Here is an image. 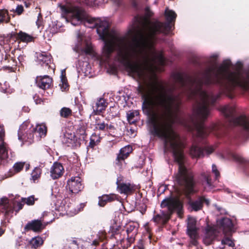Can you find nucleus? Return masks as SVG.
Segmentation results:
<instances>
[{
	"mask_svg": "<svg viewBox=\"0 0 249 249\" xmlns=\"http://www.w3.org/2000/svg\"><path fill=\"white\" fill-rule=\"evenodd\" d=\"M231 65L230 60H225L216 71L213 67L207 68L203 73V79L180 72L172 75L183 94L190 99L197 97L201 99L190 117L199 139L205 138L210 133L218 138L226 134L227 126L222 123L213 124L210 127L204 124L209 115L211 106L214 105L221 94L232 99L235 96L236 88L244 91L249 90V68L243 70L242 62L238 61L235 71H230Z\"/></svg>",
	"mask_w": 249,
	"mask_h": 249,
	"instance_id": "1",
	"label": "nucleus"
},
{
	"mask_svg": "<svg viewBox=\"0 0 249 249\" xmlns=\"http://www.w3.org/2000/svg\"><path fill=\"white\" fill-rule=\"evenodd\" d=\"M83 5L88 6L89 1L85 0L81 1L79 0V24H83L85 26L96 29L97 34L100 39L105 42L103 48V53L107 60H108L115 51V39L119 43L117 52L116 57L119 62L122 64L130 72L135 74L139 76L142 75L143 70H147L152 67L153 63L157 58L156 52L153 49V41L148 46H144L141 37V33H148L151 23L149 18L153 15V12L149 7L145 8V17L142 19L138 17L134 18L139 23L142 22V28L138 31V38H134L132 44L127 45L125 43V37H115L108 40L107 38L111 37L109 32V24L107 21H102L91 17L82 7ZM157 58L162 65L165 63L164 58L162 54L157 56Z\"/></svg>",
	"mask_w": 249,
	"mask_h": 249,
	"instance_id": "2",
	"label": "nucleus"
},
{
	"mask_svg": "<svg viewBox=\"0 0 249 249\" xmlns=\"http://www.w3.org/2000/svg\"><path fill=\"white\" fill-rule=\"evenodd\" d=\"M144 115L149 118L150 132L163 142L165 149L172 152L174 160L178 164V172L176 179L182 187V192L188 200V204L193 211L202 209L204 203L210 204L205 196H197L193 201L191 196L196 194V182L194 173L185 165L186 158L184 153V144L180 136L174 129L175 120L178 118L180 107H142Z\"/></svg>",
	"mask_w": 249,
	"mask_h": 249,
	"instance_id": "3",
	"label": "nucleus"
},
{
	"mask_svg": "<svg viewBox=\"0 0 249 249\" xmlns=\"http://www.w3.org/2000/svg\"><path fill=\"white\" fill-rule=\"evenodd\" d=\"M164 15L167 20L166 22L156 20L151 23L148 33H141V40L144 46L149 45L151 41L155 39L157 34L163 33L167 35L170 32L172 28L171 24L175 21L177 15L174 11L169 10L168 8L166 9Z\"/></svg>",
	"mask_w": 249,
	"mask_h": 249,
	"instance_id": "4",
	"label": "nucleus"
},
{
	"mask_svg": "<svg viewBox=\"0 0 249 249\" xmlns=\"http://www.w3.org/2000/svg\"><path fill=\"white\" fill-rule=\"evenodd\" d=\"M220 110L229 126H240L243 129L246 138L249 137V116L242 114L235 117V107L229 105L221 107Z\"/></svg>",
	"mask_w": 249,
	"mask_h": 249,
	"instance_id": "5",
	"label": "nucleus"
},
{
	"mask_svg": "<svg viewBox=\"0 0 249 249\" xmlns=\"http://www.w3.org/2000/svg\"><path fill=\"white\" fill-rule=\"evenodd\" d=\"M30 125L29 122H25L20 126L18 133L19 140H32L36 137L37 140L44 137L47 134V128L44 124H38L30 130H27Z\"/></svg>",
	"mask_w": 249,
	"mask_h": 249,
	"instance_id": "6",
	"label": "nucleus"
},
{
	"mask_svg": "<svg viewBox=\"0 0 249 249\" xmlns=\"http://www.w3.org/2000/svg\"><path fill=\"white\" fill-rule=\"evenodd\" d=\"M162 208H167L170 215L172 214L175 211H177L178 214L183 213V202L178 198L169 197L163 199L160 204Z\"/></svg>",
	"mask_w": 249,
	"mask_h": 249,
	"instance_id": "7",
	"label": "nucleus"
},
{
	"mask_svg": "<svg viewBox=\"0 0 249 249\" xmlns=\"http://www.w3.org/2000/svg\"><path fill=\"white\" fill-rule=\"evenodd\" d=\"M60 8L62 11L66 14V19L67 22H71L73 26H76L78 24L77 7L71 5L68 6L62 5Z\"/></svg>",
	"mask_w": 249,
	"mask_h": 249,
	"instance_id": "8",
	"label": "nucleus"
},
{
	"mask_svg": "<svg viewBox=\"0 0 249 249\" xmlns=\"http://www.w3.org/2000/svg\"><path fill=\"white\" fill-rule=\"evenodd\" d=\"M132 150V147L129 145L122 148L117 154L115 160V165L118 167L119 168L122 169L126 164L125 160L129 156Z\"/></svg>",
	"mask_w": 249,
	"mask_h": 249,
	"instance_id": "9",
	"label": "nucleus"
},
{
	"mask_svg": "<svg viewBox=\"0 0 249 249\" xmlns=\"http://www.w3.org/2000/svg\"><path fill=\"white\" fill-rule=\"evenodd\" d=\"M214 151L213 147H206L202 148L198 145L193 144L190 149V154L193 158H199L204 156L205 152L210 155Z\"/></svg>",
	"mask_w": 249,
	"mask_h": 249,
	"instance_id": "10",
	"label": "nucleus"
},
{
	"mask_svg": "<svg viewBox=\"0 0 249 249\" xmlns=\"http://www.w3.org/2000/svg\"><path fill=\"white\" fill-rule=\"evenodd\" d=\"M216 226L225 234L230 232L233 228V224L231 219L227 217L218 219L216 220Z\"/></svg>",
	"mask_w": 249,
	"mask_h": 249,
	"instance_id": "11",
	"label": "nucleus"
},
{
	"mask_svg": "<svg viewBox=\"0 0 249 249\" xmlns=\"http://www.w3.org/2000/svg\"><path fill=\"white\" fill-rule=\"evenodd\" d=\"M117 178L116 184L117 185V189L121 194L125 195H130L133 194L135 190V186L130 183H125L121 182V179Z\"/></svg>",
	"mask_w": 249,
	"mask_h": 249,
	"instance_id": "12",
	"label": "nucleus"
},
{
	"mask_svg": "<svg viewBox=\"0 0 249 249\" xmlns=\"http://www.w3.org/2000/svg\"><path fill=\"white\" fill-rule=\"evenodd\" d=\"M217 236V232L215 229L209 225H208L206 228V233L204 239V243L207 245H210L212 244Z\"/></svg>",
	"mask_w": 249,
	"mask_h": 249,
	"instance_id": "13",
	"label": "nucleus"
},
{
	"mask_svg": "<svg viewBox=\"0 0 249 249\" xmlns=\"http://www.w3.org/2000/svg\"><path fill=\"white\" fill-rule=\"evenodd\" d=\"M64 172L62 165L58 162L53 163L50 169V176L53 179H57L61 177Z\"/></svg>",
	"mask_w": 249,
	"mask_h": 249,
	"instance_id": "14",
	"label": "nucleus"
},
{
	"mask_svg": "<svg viewBox=\"0 0 249 249\" xmlns=\"http://www.w3.org/2000/svg\"><path fill=\"white\" fill-rule=\"evenodd\" d=\"M52 80L47 75L38 76L36 79V83L40 89H49L51 85Z\"/></svg>",
	"mask_w": 249,
	"mask_h": 249,
	"instance_id": "15",
	"label": "nucleus"
},
{
	"mask_svg": "<svg viewBox=\"0 0 249 249\" xmlns=\"http://www.w3.org/2000/svg\"><path fill=\"white\" fill-rule=\"evenodd\" d=\"M43 228L44 226L41 220H34L28 223L24 229L26 231L32 230L35 232H38Z\"/></svg>",
	"mask_w": 249,
	"mask_h": 249,
	"instance_id": "16",
	"label": "nucleus"
},
{
	"mask_svg": "<svg viewBox=\"0 0 249 249\" xmlns=\"http://www.w3.org/2000/svg\"><path fill=\"white\" fill-rule=\"evenodd\" d=\"M98 205L101 207H104L107 203L114 201L118 199V195L110 194L109 195H103L99 197Z\"/></svg>",
	"mask_w": 249,
	"mask_h": 249,
	"instance_id": "17",
	"label": "nucleus"
},
{
	"mask_svg": "<svg viewBox=\"0 0 249 249\" xmlns=\"http://www.w3.org/2000/svg\"><path fill=\"white\" fill-rule=\"evenodd\" d=\"M36 58L37 62L42 66H48L51 62V55L46 52L37 53Z\"/></svg>",
	"mask_w": 249,
	"mask_h": 249,
	"instance_id": "18",
	"label": "nucleus"
},
{
	"mask_svg": "<svg viewBox=\"0 0 249 249\" xmlns=\"http://www.w3.org/2000/svg\"><path fill=\"white\" fill-rule=\"evenodd\" d=\"M88 123L85 119H81L79 121V140L86 141L87 137L86 130Z\"/></svg>",
	"mask_w": 249,
	"mask_h": 249,
	"instance_id": "19",
	"label": "nucleus"
},
{
	"mask_svg": "<svg viewBox=\"0 0 249 249\" xmlns=\"http://www.w3.org/2000/svg\"><path fill=\"white\" fill-rule=\"evenodd\" d=\"M198 229H193L190 230H187V233L188 236L190 237L191 240L190 242V245L197 246L198 244L197 239L198 238L199 235L197 232Z\"/></svg>",
	"mask_w": 249,
	"mask_h": 249,
	"instance_id": "20",
	"label": "nucleus"
},
{
	"mask_svg": "<svg viewBox=\"0 0 249 249\" xmlns=\"http://www.w3.org/2000/svg\"><path fill=\"white\" fill-rule=\"evenodd\" d=\"M138 229V224L137 223L130 222L126 225V231L127 236L135 237Z\"/></svg>",
	"mask_w": 249,
	"mask_h": 249,
	"instance_id": "21",
	"label": "nucleus"
},
{
	"mask_svg": "<svg viewBox=\"0 0 249 249\" xmlns=\"http://www.w3.org/2000/svg\"><path fill=\"white\" fill-rule=\"evenodd\" d=\"M232 158L235 161L244 166L246 173L249 175V160L237 154H233Z\"/></svg>",
	"mask_w": 249,
	"mask_h": 249,
	"instance_id": "22",
	"label": "nucleus"
},
{
	"mask_svg": "<svg viewBox=\"0 0 249 249\" xmlns=\"http://www.w3.org/2000/svg\"><path fill=\"white\" fill-rule=\"evenodd\" d=\"M107 103L104 98H100L96 102V109L94 111L95 114L99 115L103 111L105 110L107 107Z\"/></svg>",
	"mask_w": 249,
	"mask_h": 249,
	"instance_id": "23",
	"label": "nucleus"
},
{
	"mask_svg": "<svg viewBox=\"0 0 249 249\" xmlns=\"http://www.w3.org/2000/svg\"><path fill=\"white\" fill-rule=\"evenodd\" d=\"M67 184L69 190L72 193L76 194L78 193V180L76 179L75 177H71L68 181Z\"/></svg>",
	"mask_w": 249,
	"mask_h": 249,
	"instance_id": "24",
	"label": "nucleus"
},
{
	"mask_svg": "<svg viewBox=\"0 0 249 249\" xmlns=\"http://www.w3.org/2000/svg\"><path fill=\"white\" fill-rule=\"evenodd\" d=\"M17 38L20 41L25 43L30 42L34 40V37L22 31L17 34Z\"/></svg>",
	"mask_w": 249,
	"mask_h": 249,
	"instance_id": "25",
	"label": "nucleus"
},
{
	"mask_svg": "<svg viewBox=\"0 0 249 249\" xmlns=\"http://www.w3.org/2000/svg\"><path fill=\"white\" fill-rule=\"evenodd\" d=\"M139 113L137 110L129 111L127 113V119L130 124H134L137 122V118Z\"/></svg>",
	"mask_w": 249,
	"mask_h": 249,
	"instance_id": "26",
	"label": "nucleus"
},
{
	"mask_svg": "<svg viewBox=\"0 0 249 249\" xmlns=\"http://www.w3.org/2000/svg\"><path fill=\"white\" fill-rule=\"evenodd\" d=\"M0 209L4 210L6 213L11 211L9 200L7 197H3L0 199Z\"/></svg>",
	"mask_w": 249,
	"mask_h": 249,
	"instance_id": "27",
	"label": "nucleus"
},
{
	"mask_svg": "<svg viewBox=\"0 0 249 249\" xmlns=\"http://www.w3.org/2000/svg\"><path fill=\"white\" fill-rule=\"evenodd\" d=\"M135 237L127 236L126 239H122L121 240V244L124 249H127L130 247L131 244L134 243Z\"/></svg>",
	"mask_w": 249,
	"mask_h": 249,
	"instance_id": "28",
	"label": "nucleus"
},
{
	"mask_svg": "<svg viewBox=\"0 0 249 249\" xmlns=\"http://www.w3.org/2000/svg\"><path fill=\"white\" fill-rule=\"evenodd\" d=\"M101 138L96 134L93 133L90 137L89 146L93 148L95 145L100 142Z\"/></svg>",
	"mask_w": 249,
	"mask_h": 249,
	"instance_id": "29",
	"label": "nucleus"
},
{
	"mask_svg": "<svg viewBox=\"0 0 249 249\" xmlns=\"http://www.w3.org/2000/svg\"><path fill=\"white\" fill-rule=\"evenodd\" d=\"M201 176L206 183L207 186L209 189H212L214 187V186L212 182V179L210 173H203L201 174Z\"/></svg>",
	"mask_w": 249,
	"mask_h": 249,
	"instance_id": "30",
	"label": "nucleus"
},
{
	"mask_svg": "<svg viewBox=\"0 0 249 249\" xmlns=\"http://www.w3.org/2000/svg\"><path fill=\"white\" fill-rule=\"evenodd\" d=\"M43 243V240L40 237H36L33 238L30 241V244L32 248L36 249L40 247Z\"/></svg>",
	"mask_w": 249,
	"mask_h": 249,
	"instance_id": "31",
	"label": "nucleus"
},
{
	"mask_svg": "<svg viewBox=\"0 0 249 249\" xmlns=\"http://www.w3.org/2000/svg\"><path fill=\"white\" fill-rule=\"evenodd\" d=\"M121 226L117 225L115 222L110 226L109 231L111 233V237H115V236L120 233Z\"/></svg>",
	"mask_w": 249,
	"mask_h": 249,
	"instance_id": "32",
	"label": "nucleus"
},
{
	"mask_svg": "<svg viewBox=\"0 0 249 249\" xmlns=\"http://www.w3.org/2000/svg\"><path fill=\"white\" fill-rule=\"evenodd\" d=\"M65 72L64 70L62 71V74L61 76V82L59 84L61 89L62 91H64L67 90L68 89V85L67 82V80L65 76L63 75V73Z\"/></svg>",
	"mask_w": 249,
	"mask_h": 249,
	"instance_id": "33",
	"label": "nucleus"
},
{
	"mask_svg": "<svg viewBox=\"0 0 249 249\" xmlns=\"http://www.w3.org/2000/svg\"><path fill=\"white\" fill-rule=\"evenodd\" d=\"M41 169L39 168L36 167L33 171L31 174V179L35 182L36 180H37L40 176L41 175Z\"/></svg>",
	"mask_w": 249,
	"mask_h": 249,
	"instance_id": "34",
	"label": "nucleus"
},
{
	"mask_svg": "<svg viewBox=\"0 0 249 249\" xmlns=\"http://www.w3.org/2000/svg\"><path fill=\"white\" fill-rule=\"evenodd\" d=\"M9 20V17L7 11L5 10H0V22H8Z\"/></svg>",
	"mask_w": 249,
	"mask_h": 249,
	"instance_id": "35",
	"label": "nucleus"
},
{
	"mask_svg": "<svg viewBox=\"0 0 249 249\" xmlns=\"http://www.w3.org/2000/svg\"><path fill=\"white\" fill-rule=\"evenodd\" d=\"M71 110L68 107H64L60 111V114L62 117L68 118L71 114Z\"/></svg>",
	"mask_w": 249,
	"mask_h": 249,
	"instance_id": "36",
	"label": "nucleus"
},
{
	"mask_svg": "<svg viewBox=\"0 0 249 249\" xmlns=\"http://www.w3.org/2000/svg\"><path fill=\"white\" fill-rule=\"evenodd\" d=\"M222 245H228L230 247H234L235 244L233 241L230 239L229 237H225L221 241Z\"/></svg>",
	"mask_w": 249,
	"mask_h": 249,
	"instance_id": "37",
	"label": "nucleus"
},
{
	"mask_svg": "<svg viewBox=\"0 0 249 249\" xmlns=\"http://www.w3.org/2000/svg\"><path fill=\"white\" fill-rule=\"evenodd\" d=\"M106 124L104 121H102L100 124H95V128L96 130L106 132L107 131Z\"/></svg>",
	"mask_w": 249,
	"mask_h": 249,
	"instance_id": "38",
	"label": "nucleus"
},
{
	"mask_svg": "<svg viewBox=\"0 0 249 249\" xmlns=\"http://www.w3.org/2000/svg\"><path fill=\"white\" fill-rule=\"evenodd\" d=\"M25 165V162H18L16 163L13 166V169L15 172L18 173L21 171Z\"/></svg>",
	"mask_w": 249,
	"mask_h": 249,
	"instance_id": "39",
	"label": "nucleus"
},
{
	"mask_svg": "<svg viewBox=\"0 0 249 249\" xmlns=\"http://www.w3.org/2000/svg\"><path fill=\"white\" fill-rule=\"evenodd\" d=\"M21 202L27 204L28 205H32L34 204L35 198L34 196H32L27 198H22Z\"/></svg>",
	"mask_w": 249,
	"mask_h": 249,
	"instance_id": "40",
	"label": "nucleus"
},
{
	"mask_svg": "<svg viewBox=\"0 0 249 249\" xmlns=\"http://www.w3.org/2000/svg\"><path fill=\"white\" fill-rule=\"evenodd\" d=\"M83 51L86 54L90 55H93L94 51L92 47L90 44H87L86 47L83 50Z\"/></svg>",
	"mask_w": 249,
	"mask_h": 249,
	"instance_id": "41",
	"label": "nucleus"
},
{
	"mask_svg": "<svg viewBox=\"0 0 249 249\" xmlns=\"http://www.w3.org/2000/svg\"><path fill=\"white\" fill-rule=\"evenodd\" d=\"M197 229L196 227V221L195 219L191 218L189 220L187 224V230Z\"/></svg>",
	"mask_w": 249,
	"mask_h": 249,
	"instance_id": "42",
	"label": "nucleus"
},
{
	"mask_svg": "<svg viewBox=\"0 0 249 249\" xmlns=\"http://www.w3.org/2000/svg\"><path fill=\"white\" fill-rule=\"evenodd\" d=\"M153 220L155 223L160 224L163 222V217L159 214H157L154 216Z\"/></svg>",
	"mask_w": 249,
	"mask_h": 249,
	"instance_id": "43",
	"label": "nucleus"
},
{
	"mask_svg": "<svg viewBox=\"0 0 249 249\" xmlns=\"http://www.w3.org/2000/svg\"><path fill=\"white\" fill-rule=\"evenodd\" d=\"M212 172L215 175V180H218L220 176V174L215 164H213L212 165Z\"/></svg>",
	"mask_w": 249,
	"mask_h": 249,
	"instance_id": "44",
	"label": "nucleus"
},
{
	"mask_svg": "<svg viewBox=\"0 0 249 249\" xmlns=\"http://www.w3.org/2000/svg\"><path fill=\"white\" fill-rule=\"evenodd\" d=\"M134 249H144L143 242L142 240H139L137 244L134 247Z\"/></svg>",
	"mask_w": 249,
	"mask_h": 249,
	"instance_id": "45",
	"label": "nucleus"
},
{
	"mask_svg": "<svg viewBox=\"0 0 249 249\" xmlns=\"http://www.w3.org/2000/svg\"><path fill=\"white\" fill-rule=\"evenodd\" d=\"M106 239V234L104 232L99 233L98 239L100 242H103Z\"/></svg>",
	"mask_w": 249,
	"mask_h": 249,
	"instance_id": "46",
	"label": "nucleus"
},
{
	"mask_svg": "<svg viewBox=\"0 0 249 249\" xmlns=\"http://www.w3.org/2000/svg\"><path fill=\"white\" fill-rule=\"evenodd\" d=\"M106 127H107V131L108 130H114L115 129V126L113 124V123L110 122L109 124L107 123L106 124Z\"/></svg>",
	"mask_w": 249,
	"mask_h": 249,
	"instance_id": "47",
	"label": "nucleus"
},
{
	"mask_svg": "<svg viewBox=\"0 0 249 249\" xmlns=\"http://www.w3.org/2000/svg\"><path fill=\"white\" fill-rule=\"evenodd\" d=\"M68 241L70 244H73L77 246V240L76 238L70 237L68 239Z\"/></svg>",
	"mask_w": 249,
	"mask_h": 249,
	"instance_id": "48",
	"label": "nucleus"
},
{
	"mask_svg": "<svg viewBox=\"0 0 249 249\" xmlns=\"http://www.w3.org/2000/svg\"><path fill=\"white\" fill-rule=\"evenodd\" d=\"M140 211L143 214L146 211L147 207L144 204H142V206H139Z\"/></svg>",
	"mask_w": 249,
	"mask_h": 249,
	"instance_id": "49",
	"label": "nucleus"
},
{
	"mask_svg": "<svg viewBox=\"0 0 249 249\" xmlns=\"http://www.w3.org/2000/svg\"><path fill=\"white\" fill-rule=\"evenodd\" d=\"M23 10V7L22 5H18L17 7L16 12L18 14L20 15L22 13Z\"/></svg>",
	"mask_w": 249,
	"mask_h": 249,
	"instance_id": "50",
	"label": "nucleus"
},
{
	"mask_svg": "<svg viewBox=\"0 0 249 249\" xmlns=\"http://www.w3.org/2000/svg\"><path fill=\"white\" fill-rule=\"evenodd\" d=\"M103 116L100 117V116H97L95 118V124H98L101 123L102 121H104L103 120Z\"/></svg>",
	"mask_w": 249,
	"mask_h": 249,
	"instance_id": "51",
	"label": "nucleus"
},
{
	"mask_svg": "<svg viewBox=\"0 0 249 249\" xmlns=\"http://www.w3.org/2000/svg\"><path fill=\"white\" fill-rule=\"evenodd\" d=\"M1 91L5 93H11L13 92V89H8L7 88L4 89L2 88L1 89Z\"/></svg>",
	"mask_w": 249,
	"mask_h": 249,
	"instance_id": "52",
	"label": "nucleus"
},
{
	"mask_svg": "<svg viewBox=\"0 0 249 249\" xmlns=\"http://www.w3.org/2000/svg\"><path fill=\"white\" fill-rule=\"evenodd\" d=\"M87 202L81 203L79 207V212L82 211L86 205Z\"/></svg>",
	"mask_w": 249,
	"mask_h": 249,
	"instance_id": "53",
	"label": "nucleus"
},
{
	"mask_svg": "<svg viewBox=\"0 0 249 249\" xmlns=\"http://www.w3.org/2000/svg\"><path fill=\"white\" fill-rule=\"evenodd\" d=\"M99 240L98 239H96L94 241H93L91 245L96 247L98 245H99Z\"/></svg>",
	"mask_w": 249,
	"mask_h": 249,
	"instance_id": "54",
	"label": "nucleus"
},
{
	"mask_svg": "<svg viewBox=\"0 0 249 249\" xmlns=\"http://www.w3.org/2000/svg\"><path fill=\"white\" fill-rule=\"evenodd\" d=\"M40 15V14H39L38 16H39ZM36 24L38 28H39V27L41 25V21L40 20L39 17H38V19L36 21Z\"/></svg>",
	"mask_w": 249,
	"mask_h": 249,
	"instance_id": "55",
	"label": "nucleus"
},
{
	"mask_svg": "<svg viewBox=\"0 0 249 249\" xmlns=\"http://www.w3.org/2000/svg\"><path fill=\"white\" fill-rule=\"evenodd\" d=\"M84 186L81 183V181L79 180V192L82 190L84 189Z\"/></svg>",
	"mask_w": 249,
	"mask_h": 249,
	"instance_id": "56",
	"label": "nucleus"
},
{
	"mask_svg": "<svg viewBox=\"0 0 249 249\" xmlns=\"http://www.w3.org/2000/svg\"><path fill=\"white\" fill-rule=\"evenodd\" d=\"M72 50L76 53H77L78 52V44H75L74 46L72 47Z\"/></svg>",
	"mask_w": 249,
	"mask_h": 249,
	"instance_id": "57",
	"label": "nucleus"
},
{
	"mask_svg": "<svg viewBox=\"0 0 249 249\" xmlns=\"http://www.w3.org/2000/svg\"><path fill=\"white\" fill-rule=\"evenodd\" d=\"M18 210L21 209L22 208V204L20 202L18 203Z\"/></svg>",
	"mask_w": 249,
	"mask_h": 249,
	"instance_id": "58",
	"label": "nucleus"
},
{
	"mask_svg": "<svg viewBox=\"0 0 249 249\" xmlns=\"http://www.w3.org/2000/svg\"><path fill=\"white\" fill-rule=\"evenodd\" d=\"M4 231L0 228V236L4 233Z\"/></svg>",
	"mask_w": 249,
	"mask_h": 249,
	"instance_id": "59",
	"label": "nucleus"
},
{
	"mask_svg": "<svg viewBox=\"0 0 249 249\" xmlns=\"http://www.w3.org/2000/svg\"><path fill=\"white\" fill-rule=\"evenodd\" d=\"M21 245L19 242H17L16 244V247L18 248V247H19Z\"/></svg>",
	"mask_w": 249,
	"mask_h": 249,
	"instance_id": "60",
	"label": "nucleus"
},
{
	"mask_svg": "<svg viewBox=\"0 0 249 249\" xmlns=\"http://www.w3.org/2000/svg\"><path fill=\"white\" fill-rule=\"evenodd\" d=\"M82 101H83V104H86V99L85 98L84 99H82Z\"/></svg>",
	"mask_w": 249,
	"mask_h": 249,
	"instance_id": "61",
	"label": "nucleus"
},
{
	"mask_svg": "<svg viewBox=\"0 0 249 249\" xmlns=\"http://www.w3.org/2000/svg\"><path fill=\"white\" fill-rule=\"evenodd\" d=\"M78 37H79V43H80V42L81 41L82 39L81 38V37H80V35L79 34V36H78Z\"/></svg>",
	"mask_w": 249,
	"mask_h": 249,
	"instance_id": "62",
	"label": "nucleus"
},
{
	"mask_svg": "<svg viewBox=\"0 0 249 249\" xmlns=\"http://www.w3.org/2000/svg\"><path fill=\"white\" fill-rule=\"evenodd\" d=\"M78 108H79V112L81 114V110H83V109H81V107H80L79 106Z\"/></svg>",
	"mask_w": 249,
	"mask_h": 249,
	"instance_id": "63",
	"label": "nucleus"
},
{
	"mask_svg": "<svg viewBox=\"0 0 249 249\" xmlns=\"http://www.w3.org/2000/svg\"><path fill=\"white\" fill-rule=\"evenodd\" d=\"M28 108H27L26 109V111H28Z\"/></svg>",
	"mask_w": 249,
	"mask_h": 249,
	"instance_id": "64",
	"label": "nucleus"
}]
</instances>
